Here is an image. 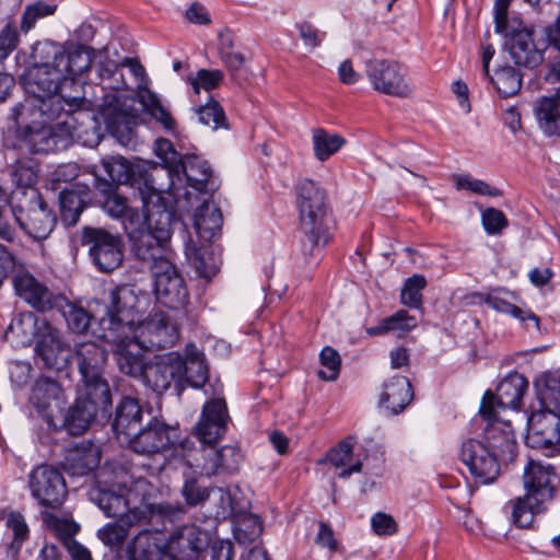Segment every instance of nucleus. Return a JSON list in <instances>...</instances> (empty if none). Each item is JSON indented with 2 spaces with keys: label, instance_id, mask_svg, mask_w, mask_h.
I'll use <instances>...</instances> for the list:
<instances>
[{
  "label": "nucleus",
  "instance_id": "1",
  "mask_svg": "<svg viewBox=\"0 0 560 560\" xmlns=\"http://www.w3.org/2000/svg\"><path fill=\"white\" fill-rule=\"evenodd\" d=\"M61 96H28L14 109L16 129L11 153L20 155L48 153L67 149L74 138L81 139L88 132L80 118L90 120L91 129L95 121L81 108H65Z\"/></svg>",
  "mask_w": 560,
  "mask_h": 560
},
{
  "label": "nucleus",
  "instance_id": "2",
  "mask_svg": "<svg viewBox=\"0 0 560 560\" xmlns=\"http://www.w3.org/2000/svg\"><path fill=\"white\" fill-rule=\"evenodd\" d=\"M149 190L143 201V226L140 223L135 229L126 226V233L132 243V252L141 261H154L158 258L173 256L168 243L175 222V213L163 202L162 192L166 187L158 185L153 176L145 180Z\"/></svg>",
  "mask_w": 560,
  "mask_h": 560
},
{
  "label": "nucleus",
  "instance_id": "3",
  "mask_svg": "<svg viewBox=\"0 0 560 560\" xmlns=\"http://www.w3.org/2000/svg\"><path fill=\"white\" fill-rule=\"evenodd\" d=\"M65 47L52 40H42L32 47V69L24 78V88L28 95L37 97L61 96L57 94L58 80L55 72L61 70V59L65 58ZM62 101L70 108H89L91 101L85 95L62 93Z\"/></svg>",
  "mask_w": 560,
  "mask_h": 560
},
{
  "label": "nucleus",
  "instance_id": "4",
  "mask_svg": "<svg viewBox=\"0 0 560 560\" xmlns=\"http://www.w3.org/2000/svg\"><path fill=\"white\" fill-rule=\"evenodd\" d=\"M295 200L300 228L304 234V246L312 252L329 241V214L326 190L319 183L303 178L295 185Z\"/></svg>",
  "mask_w": 560,
  "mask_h": 560
},
{
  "label": "nucleus",
  "instance_id": "5",
  "mask_svg": "<svg viewBox=\"0 0 560 560\" xmlns=\"http://www.w3.org/2000/svg\"><path fill=\"white\" fill-rule=\"evenodd\" d=\"M147 296L136 285L122 284L109 293L106 316L100 322L103 340H117L121 334H131L142 318V303Z\"/></svg>",
  "mask_w": 560,
  "mask_h": 560
},
{
  "label": "nucleus",
  "instance_id": "6",
  "mask_svg": "<svg viewBox=\"0 0 560 560\" xmlns=\"http://www.w3.org/2000/svg\"><path fill=\"white\" fill-rule=\"evenodd\" d=\"M97 487L91 490L90 497L108 517L122 518L137 510L129 508L128 486L131 476L121 465H106L97 475Z\"/></svg>",
  "mask_w": 560,
  "mask_h": 560
},
{
  "label": "nucleus",
  "instance_id": "7",
  "mask_svg": "<svg viewBox=\"0 0 560 560\" xmlns=\"http://www.w3.org/2000/svg\"><path fill=\"white\" fill-rule=\"evenodd\" d=\"M19 201H11V213L20 228L35 241L46 240L57 218L37 190H25Z\"/></svg>",
  "mask_w": 560,
  "mask_h": 560
},
{
  "label": "nucleus",
  "instance_id": "8",
  "mask_svg": "<svg viewBox=\"0 0 560 560\" xmlns=\"http://www.w3.org/2000/svg\"><path fill=\"white\" fill-rule=\"evenodd\" d=\"M499 34L503 36L504 48L516 65L535 68L542 62L547 40L538 36L533 26L522 20H512Z\"/></svg>",
  "mask_w": 560,
  "mask_h": 560
},
{
  "label": "nucleus",
  "instance_id": "9",
  "mask_svg": "<svg viewBox=\"0 0 560 560\" xmlns=\"http://www.w3.org/2000/svg\"><path fill=\"white\" fill-rule=\"evenodd\" d=\"M143 262L152 272L158 301L172 310L184 308L188 303L189 294L184 279L173 262V256Z\"/></svg>",
  "mask_w": 560,
  "mask_h": 560
},
{
  "label": "nucleus",
  "instance_id": "10",
  "mask_svg": "<svg viewBox=\"0 0 560 560\" xmlns=\"http://www.w3.org/2000/svg\"><path fill=\"white\" fill-rule=\"evenodd\" d=\"M94 392L81 389L80 396L69 408L63 419V428L71 435L83 434L92 420L101 412L108 413L112 407V393L103 385Z\"/></svg>",
  "mask_w": 560,
  "mask_h": 560
},
{
  "label": "nucleus",
  "instance_id": "11",
  "mask_svg": "<svg viewBox=\"0 0 560 560\" xmlns=\"http://www.w3.org/2000/svg\"><path fill=\"white\" fill-rule=\"evenodd\" d=\"M365 75L372 89L378 93L408 97L412 94L406 68L390 59L372 58L365 61Z\"/></svg>",
  "mask_w": 560,
  "mask_h": 560
},
{
  "label": "nucleus",
  "instance_id": "12",
  "mask_svg": "<svg viewBox=\"0 0 560 560\" xmlns=\"http://www.w3.org/2000/svg\"><path fill=\"white\" fill-rule=\"evenodd\" d=\"M525 444L547 457L560 454V412L539 407L527 420Z\"/></svg>",
  "mask_w": 560,
  "mask_h": 560
},
{
  "label": "nucleus",
  "instance_id": "13",
  "mask_svg": "<svg viewBox=\"0 0 560 560\" xmlns=\"http://www.w3.org/2000/svg\"><path fill=\"white\" fill-rule=\"evenodd\" d=\"M149 351L173 347L179 338V327L166 312L155 311L141 318L131 332Z\"/></svg>",
  "mask_w": 560,
  "mask_h": 560
},
{
  "label": "nucleus",
  "instance_id": "14",
  "mask_svg": "<svg viewBox=\"0 0 560 560\" xmlns=\"http://www.w3.org/2000/svg\"><path fill=\"white\" fill-rule=\"evenodd\" d=\"M83 242L90 245L89 254L100 271L112 272L121 265L124 244L119 235L103 229L85 228Z\"/></svg>",
  "mask_w": 560,
  "mask_h": 560
},
{
  "label": "nucleus",
  "instance_id": "15",
  "mask_svg": "<svg viewBox=\"0 0 560 560\" xmlns=\"http://www.w3.org/2000/svg\"><path fill=\"white\" fill-rule=\"evenodd\" d=\"M28 487L32 497L45 508L58 509L67 497L62 474L50 465L35 467L28 475Z\"/></svg>",
  "mask_w": 560,
  "mask_h": 560
},
{
  "label": "nucleus",
  "instance_id": "16",
  "mask_svg": "<svg viewBox=\"0 0 560 560\" xmlns=\"http://www.w3.org/2000/svg\"><path fill=\"white\" fill-rule=\"evenodd\" d=\"M459 458L470 475L480 483H491L500 475L497 453L489 450L483 441L467 439L462 443Z\"/></svg>",
  "mask_w": 560,
  "mask_h": 560
},
{
  "label": "nucleus",
  "instance_id": "17",
  "mask_svg": "<svg viewBox=\"0 0 560 560\" xmlns=\"http://www.w3.org/2000/svg\"><path fill=\"white\" fill-rule=\"evenodd\" d=\"M184 374L183 357L176 351H171L162 355H155L153 360L148 362L141 380L153 392L162 394L172 384H180Z\"/></svg>",
  "mask_w": 560,
  "mask_h": 560
},
{
  "label": "nucleus",
  "instance_id": "18",
  "mask_svg": "<svg viewBox=\"0 0 560 560\" xmlns=\"http://www.w3.org/2000/svg\"><path fill=\"white\" fill-rule=\"evenodd\" d=\"M527 387L528 382L522 374L510 373L499 383L495 394L486 392L480 404V416L482 419H491L495 416V407L516 409Z\"/></svg>",
  "mask_w": 560,
  "mask_h": 560
},
{
  "label": "nucleus",
  "instance_id": "19",
  "mask_svg": "<svg viewBox=\"0 0 560 560\" xmlns=\"http://www.w3.org/2000/svg\"><path fill=\"white\" fill-rule=\"evenodd\" d=\"M163 542L170 560H197L209 546V534L196 525H184Z\"/></svg>",
  "mask_w": 560,
  "mask_h": 560
},
{
  "label": "nucleus",
  "instance_id": "20",
  "mask_svg": "<svg viewBox=\"0 0 560 560\" xmlns=\"http://www.w3.org/2000/svg\"><path fill=\"white\" fill-rule=\"evenodd\" d=\"M176 432V428L153 418L131 434L126 443L138 454L152 455L170 448L175 443Z\"/></svg>",
  "mask_w": 560,
  "mask_h": 560
},
{
  "label": "nucleus",
  "instance_id": "21",
  "mask_svg": "<svg viewBox=\"0 0 560 560\" xmlns=\"http://www.w3.org/2000/svg\"><path fill=\"white\" fill-rule=\"evenodd\" d=\"M74 358L81 375L82 388L94 392L103 385L109 389L107 381L103 376L107 352L93 341L81 342L75 346Z\"/></svg>",
  "mask_w": 560,
  "mask_h": 560
},
{
  "label": "nucleus",
  "instance_id": "22",
  "mask_svg": "<svg viewBox=\"0 0 560 560\" xmlns=\"http://www.w3.org/2000/svg\"><path fill=\"white\" fill-rule=\"evenodd\" d=\"M230 421L225 399H209L202 406L200 418L194 429L195 435L203 445H212L226 433Z\"/></svg>",
  "mask_w": 560,
  "mask_h": 560
},
{
  "label": "nucleus",
  "instance_id": "23",
  "mask_svg": "<svg viewBox=\"0 0 560 560\" xmlns=\"http://www.w3.org/2000/svg\"><path fill=\"white\" fill-rule=\"evenodd\" d=\"M114 345L113 354L121 373L135 378H141L148 362L144 354L149 350L143 348L131 334L124 332L117 340H105Z\"/></svg>",
  "mask_w": 560,
  "mask_h": 560
},
{
  "label": "nucleus",
  "instance_id": "24",
  "mask_svg": "<svg viewBox=\"0 0 560 560\" xmlns=\"http://www.w3.org/2000/svg\"><path fill=\"white\" fill-rule=\"evenodd\" d=\"M92 62V49L80 45L73 49L65 51V58L61 59V70L55 72V80H58L57 94L67 93V89H73V95H82V84L74 80V77L90 69Z\"/></svg>",
  "mask_w": 560,
  "mask_h": 560
},
{
  "label": "nucleus",
  "instance_id": "25",
  "mask_svg": "<svg viewBox=\"0 0 560 560\" xmlns=\"http://www.w3.org/2000/svg\"><path fill=\"white\" fill-rule=\"evenodd\" d=\"M524 487L527 498L550 502L555 495L557 475L551 465L529 459L524 468Z\"/></svg>",
  "mask_w": 560,
  "mask_h": 560
},
{
  "label": "nucleus",
  "instance_id": "26",
  "mask_svg": "<svg viewBox=\"0 0 560 560\" xmlns=\"http://www.w3.org/2000/svg\"><path fill=\"white\" fill-rule=\"evenodd\" d=\"M242 462L243 454L237 446L224 445L217 450L212 444L203 446L201 462L197 459L194 466L199 469L201 475L211 477L220 471L234 472L240 468Z\"/></svg>",
  "mask_w": 560,
  "mask_h": 560
},
{
  "label": "nucleus",
  "instance_id": "27",
  "mask_svg": "<svg viewBox=\"0 0 560 560\" xmlns=\"http://www.w3.org/2000/svg\"><path fill=\"white\" fill-rule=\"evenodd\" d=\"M9 154L13 161L9 175L12 186L15 188L9 192L10 187L4 186L8 198L5 202L0 203L1 215L3 214L2 208L4 205L19 201L25 190H36L33 188L37 179V165L34 160L27 158V155H20L18 152L11 153V150L5 153V159H9ZM1 186L3 187V185Z\"/></svg>",
  "mask_w": 560,
  "mask_h": 560
},
{
  "label": "nucleus",
  "instance_id": "28",
  "mask_svg": "<svg viewBox=\"0 0 560 560\" xmlns=\"http://www.w3.org/2000/svg\"><path fill=\"white\" fill-rule=\"evenodd\" d=\"M488 423L485 428V444L497 453L500 464H509L517 455V444L511 423L500 421L493 416L485 419Z\"/></svg>",
  "mask_w": 560,
  "mask_h": 560
},
{
  "label": "nucleus",
  "instance_id": "29",
  "mask_svg": "<svg viewBox=\"0 0 560 560\" xmlns=\"http://www.w3.org/2000/svg\"><path fill=\"white\" fill-rule=\"evenodd\" d=\"M11 275L15 292L19 296L42 312L52 307L54 294L46 285L25 270L18 260L16 269L11 271Z\"/></svg>",
  "mask_w": 560,
  "mask_h": 560
},
{
  "label": "nucleus",
  "instance_id": "30",
  "mask_svg": "<svg viewBox=\"0 0 560 560\" xmlns=\"http://www.w3.org/2000/svg\"><path fill=\"white\" fill-rule=\"evenodd\" d=\"M35 351L47 368L59 369L69 359L68 346L61 339V332L47 320L42 324L40 335L36 339Z\"/></svg>",
  "mask_w": 560,
  "mask_h": 560
},
{
  "label": "nucleus",
  "instance_id": "31",
  "mask_svg": "<svg viewBox=\"0 0 560 560\" xmlns=\"http://www.w3.org/2000/svg\"><path fill=\"white\" fill-rule=\"evenodd\" d=\"M100 464V450L91 441H82L65 451L61 462L70 476H85Z\"/></svg>",
  "mask_w": 560,
  "mask_h": 560
},
{
  "label": "nucleus",
  "instance_id": "32",
  "mask_svg": "<svg viewBox=\"0 0 560 560\" xmlns=\"http://www.w3.org/2000/svg\"><path fill=\"white\" fill-rule=\"evenodd\" d=\"M186 176L187 184L199 192L213 194L220 187V180L209 163L198 155H187L179 164V173Z\"/></svg>",
  "mask_w": 560,
  "mask_h": 560
},
{
  "label": "nucleus",
  "instance_id": "33",
  "mask_svg": "<svg viewBox=\"0 0 560 560\" xmlns=\"http://www.w3.org/2000/svg\"><path fill=\"white\" fill-rule=\"evenodd\" d=\"M47 319L32 312L20 313L14 316L4 331V339L13 347H27L40 335L42 324Z\"/></svg>",
  "mask_w": 560,
  "mask_h": 560
},
{
  "label": "nucleus",
  "instance_id": "34",
  "mask_svg": "<svg viewBox=\"0 0 560 560\" xmlns=\"http://www.w3.org/2000/svg\"><path fill=\"white\" fill-rule=\"evenodd\" d=\"M95 187L102 194L106 196L103 202V209L112 218L121 219L124 229H135L136 224H139L140 215L137 210L129 207L128 201L125 197L114 191V186L106 179L96 177Z\"/></svg>",
  "mask_w": 560,
  "mask_h": 560
},
{
  "label": "nucleus",
  "instance_id": "35",
  "mask_svg": "<svg viewBox=\"0 0 560 560\" xmlns=\"http://www.w3.org/2000/svg\"><path fill=\"white\" fill-rule=\"evenodd\" d=\"M143 418L142 408L138 400L124 397L116 408L113 429L117 438L126 442L140 427Z\"/></svg>",
  "mask_w": 560,
  "mask_h": 560
},
{
  "label": "nucleus",
  "instance_id": "36",
  "mask_svg": "<svg viewBox=\"0 0 560 560\" xmlns=\"http://www.w3.org/2000/svg\"><path fill=\"white\" fill-rule=\"evenodd\" d=\"M412 397L409 380L405 376H394L384 384L380 406L389 415H398L409 405Z\"/></svg>",
  "mask_w": 560,
  "mask_h": 560
},
{
  "label": "nucleus",
  "instance_id": "37",
  "mask_svg": "<svg viewBox=\"0 0 560 560\" xmlns=\"http://www.w3.org/2000/svg\"><path fill=\"white\" fill-rule=\"evenodd\" d=\"M89 192L86 185H75L60 192L61 220L66 225H74L78 222L89 200Z\"/></svg>",
  "mask_w": 560,
  "mask_h": 560
},
{
  "label": "nucleus",
  "instance_id": "38",
  "mask_svg": "<svg viewBox=\"0 0 560 560\" xmlns=\"http://www.w3.org/2000/svg\"><path fill=\"white\" fill-rule=\"evenodd\" d=\"M129 560H160L165 556L164 542L158 533H139L127 550Z\"/></svg>",
  "mask_w": 560,
  "mask_h": 560
},
{
  "label": "nucleus",
  "instance_id": "39",
  "mask_svg": "<svg viewBox=\"0 0 560 560\" xmlns=\"http://www.w3.org/2000/svg\"><path fill=\"white\" fill-rule=\"evenodd\" d=\"M137 98L142 105L144 112L149 114L166 131L175 132L177 128L176 120L167 107H165L159 96L147 86H139Z\"/></svg>",
  "mask_w": 560,
  "mask_h": 560
},
{
  "label": "nucleus",
  "instance_id": "40",
  "mask_svg": "<svg viewBox=\"0 0 560 560\" xmlns=\"http://www.w3.org/2000/svg\"><path fill=\"white\" fill-rule=\"evenodd\" d=\"M144 517V513L140 510L130 511L127 516L117 518L116 522L106 524L98 529L97 536L102 542L109 547H118L126 539L129 528Z\"/></svg>",
  "mask_w": 560,
  "mask_h": 560
},
{
  "label": "nucleus",
  "instance_id": "41",
  "mask_svg": "<svg viewBox=\"0 0 560 560\" xmlns=\"http://www.w3.org/2000/svg\"><path fill=\"white\" fill-rule=\"evenodd\" d=\"M223 218L221 210L212 203L205 201L194 214V225L201 238L212 241L221 231Z\"/></svg>",
  "mask_w": 560,
  "mask_h": 560
},
{
  "label": "nucleus",
  "instance_id": "42",
  "mask_svg": "<svg viewBox=\"0 0 560 560\" xmlns=\"http://www.w3.org/2000/svg\"><path fill=\"white\" fill-rule=\"evenodd\" d=\"M185 366L184 378L187 383L196 388L202 387L209 377L208 366L205 355L194 343H188L183 358Z\"/></svg>",
  "mask_w": 560,
  "mask_h": 560
},
{
  "label": "nucleus",
  "instance_id": "43",
  "mask_svg": "<svg viewBox=\"0 0 560 560\" xmlns=\"http://www.w3.org/2000/svg\"><path fill=\"white\" fill-rule=\"evenodd\" d=\"M539 407L560 412V372H546L535 383Z\"/></svg>",
  "mask_w": 560,
  "mask_h": 560
},
{
  "label": "nucleus",
  "instance_id": "44",
  "mask_svg": "<svg viewBox=\"0 0 560 560\" xmlns=\"http://www.w3.org/2000/svg\"><path fill=\"white\" fill-rule=\"evenodd\" d=\"M539 127L548 136L560 135V98L558 95L542 97L535 106Z\"/></svg>",
  "mask_w": 560,
  "mask_h": 560
},
{
  "label": "nucleus",
  "instance_id": "45",
  "mask_svg": "<svg viewBox=\"0 0 560 560\" xmlns=\"http://www.w3.org/2000/svg\"><path fill=\"white\" fill-rule=\"evenodd\" d=\"M548 502H540L534 498L520 497L510 502L512 522L520 528H529L536 515L546 511Z\"/></svg>",
  "mask_w": 560,
  "mask_h": 560
},
{
  "label": "nucleus",
  "instance_id": "46",
  "mask_svg": "<svg viewBox=\"0 0 560 560\" xmlns=\"http://www.w3.org/2000/svg\"><path fill=\"white\" fill-rule=\"evenodd\" d=\"M155 155L164 163L161 168L155 167L158 171H165L170 177V184L166 189H171L174 185V176H179V164L183 161L180 154L175 150L173 143L168 139L160 138L154 144Z\"/></svg>",
  "mask_w": 560,
  "mask_h": 560
},
{
  "label": "nucleus",
  "instance_id": "47",
  "mask_svg": "<svg viewBox=\"0 0 560 560\" xmlns=\"http://www.w3.org/2000/svg\"><path fill=\"white\" fill-rule=\"evenodd\" d=\"M137 121L138 116L125 109L115 108L106 116L107 128L122 144H127L131 140Z\"/></svg>",
  "mask_w": 560,
  "mask_h": 560
},
{
  "label": "nucleus",
  "instance_id": "48",
  "mask_svg": "<svg viewBox=\"0 0 560 560\" xmlns=\"http://www.w3.org/2000/svg\"><path fill=\"white\" fill-rule=\"evenodd\" d=\"M7 528L12 530L13 538L7 545L5 555L11 560H16L22 545L28 539L30 529L24 516L19 512H11L5 520Z\"/></svg>",
  "mask_w": 560,
  "mask_h": 560
},
{
  "label": "nucleus",
  "instance_id": "49",
  "mask_svg": "<svg viewBox=\"0 0 560 560\" xmlns=\"http://www.w3.org/2000/svg\"><path fill=\"white\" fill-rule=\"evenodd\" d=\"M312 140L314 155L322 162L328 160L346 144L343 137L337 133H329L322 128L313 131Z\"/></svg>",
  "mask_w": 560,
  "mask_h": 560
},
{
  "label": "nucleus",
  "instance_id": "50",
  "mask_svg": "<svg viewBox=\"0 0 560 560\" xmlns=\"http://www.w3.org/2000/svg\"><path fill=\"white\" fill-rule=\"evenodd\" d=\"M486 304L495 310L497 312L510 314L514 318L521 322H532L535 328L539 329V317L529 310H523L513 304L509 299L501 296L499 293L489 294L486 300Z\"/></svg>",
  "mask_w": 560,
  "mask_h": 560
},
{
  "label": "nucleus",
  "instance_id": "51",
  "mask_svg": "<svg viewBox=\"0 0 560 560\" xmlns=\"http://www.w3.org/2000/svg\"><path fill=\"white\" fill-rule=\"evenodd\" d=\"M498 93L503 97L515 95L522 86L521 72L510 66L498 69L493 77H488Z\"/></svg>",
  "mask_w": 560,
  "mask_h": 560
},
{
  "label": "nucleus",
  "instance_id": "52",
  "mask_svg": "<svg viewBox=\"0 0 560 560\" xmlns=\"http://www.w3.org/2000/svg\"><path fill=\"white\" fill-rule=\"evenodd\" d=\"M206 503L209 505V513L215 520H226L237 513L230 491L223 488H211L209 499Z\"/></svg>",
  "mask_w": 560,
  "mask_h": 560
},
{
  "label": "nucleus",
  "instance_id": "53",
  "mask_svg": "<svg viewBox=\"0 0 560 560\" xmlns=\"http://www.w3.org/2000/svg\"><path fill=\"white\" fill-rule=\"evenodd\" d=\"M103 171L108 175L113 186L115 184H129L133 178V167L130 162L118 155L102 160Z\"/></svg>",
  "mask_w": 560,
  "mask_h": 560
},
{
  "label": "nucleus",
  "instance_id": "54",
  "mask_svg": "<svg viewBox=\"0 0 560 560\" xmlns=\"http://www.w3.org/2000/svg\"><path fill=\"white\" fill-rule=\"evenodd\" d=\"M60 387L51 378L38 380L32 390L31 402L39 411L44 412L50 406V402L57 399Z\"/></svg>",
  "mask_w": 560,
  "mask_h": 560
},
{
  "label": "nucleus",
  "instance_id": "55",
  "mask_svg": "<svg viewBox=\"0 0 560 560\" xmlns=\"http://www.w3.org/2000/svg\"><path fill=\"white\" fill-rule=\"evenodd\" d=\"M56 9V4H50L45 1H36L32 4H27L21 16L20 31L23 34H27L35 27L39 20L52 15Z\"/></svg>",
  "mask_w": 560,
  "mask_h": 560
},
{
  "label": "nucleus",
  "instance_id": "56",
  "mask_svg": "<svg viewBox=\"0 0 560 560\" xmlns=\"http://www.w3.org/2000/svg\"><path fill=\"white\" fill-rule=\"evenodd\" d=\"M62 316L68 328L79 335L86 332L92 320V315L85 308L69 302L62 307Z\"/></svg>",
  "mask_w": 560,
  "mask_h": 560
},
{
  "label": "nucleus",
  "instance_id": "57",
  "mask_svg": "<svg viewBox=\"0 0 560 560\" xmlns=\"http://www.w3.org/2000/svg\"><path fill=\"white\" fill-rule=\"evenodd\" d=\"M425 285L427 280L422 275H413L408 278L401 289V303L408 307L419 308L422 304L421 291Z\"/></svg>",
  "mask_w": 560,
  "mask_h": 560
},
{
  "label": "nucleus",
  "instance_id": "58",
  "mask_svg": "<svg viewBox=\"0 0 560 560\" xmlns=\"http://www.w3.org/2000/svg\"><path fill=\"white\" fill-rule=\"evenodd\" d=\"M44 521L66 548L70 546V542L77 541L73 539L79 532V526L75 523L58 518L52 514H45Z\"/></svg>",
  "mask_w": 560,
  "mask_h": 560
},
{
  "label": "nucleus",
  "instance_id": "59",
  "mask_svg": "<svg viewBox=\"0 0 560 560\" xmlns=\"http://www.w3.org/2000/svg\"><path fill=\"white\" fill-rule=\"evenodd\" d=\"M198 120L200 124L215 130L225 126V115L217 101L211 100L206 105H202L197 110Z\"/></svg>",
  "mask_w": 560,
  "mask_h": 560
},
{
  "label": "nucleus",
  "instance_id": "60",
  "mask_svg": "<svg viewBox=\"0 0 560 560\" xmlns=\"http://www.w3.org/2000/svg\"><path fill=\"white\" fill-rule=\"evenodd\" d=\"M319 360L322 365L326 368L327 371L319 370L317 372L318 377L324 381L337 380L341 365L339 353L331 347H324L320 351Z\"/></svg>",
  "mask_w": 560,
  "mask_h": 560
},
{
  "label": "nucleus",
  "instance_id": "61",
  "mask_svg": "<svg viewBox=\"0 0 560 560\" xmlns=\"http://www.w3.org/2000/svg\"><path fill=\"white\" fill-rule=\"evenodd\" d=\"M262 525L257 515L247 514L242 517L234 529L235 538L241 542L252 541L260 536Z\"/></svg>",
  "mask_w": 560,
  "mask_h": 560
},
{
  "label": "nucleus",
  "instance_id": "62",
  "mask_svg": "<svg viewBox=\"0 0 560 560\" xmlns=\"http://www.w3.org/2000/svg\"><path fill=\"white\" fill-rule=\"evenodd\" d=\"M454 179L456 189L458 190L467 189L477 195L491 197H499L502 195L500 189L491 187L489 184L481 179L471 178L467 175H455Z\"/></svg>",
  "mask_w": 560,
  "mask_h": 560
},
{
  "label": "nucleus",
  "instance_id": "63",
  "mask_svg": "<svg viewBox=\"0 0 560 560\" xmlns=\"http://www.w3.org/2000/svg\"><path fill=\"white\" fill-rule=\"evenodd\" d=\"M211 488L205 487L196 479H188L182 488V494L189 506L205 504L210 495Z\"/></svg>",
  "mask_w": 560,
  "mask_h": 560
},
{
  "label": "nucleus",
  "instance_id": "64",
  "mask_svg": "<svg viewBox=\"0 0 560 560\" xmlns=\"http://www.w3.org/2000/svg\"><path fill=\"white\" fill-rule=\"evenodd\" d=\"M353 454L352 439L348 438L332 447L322 462H328L336 468L345 467L351 463Z\"/></svg>",
  "mask_w": 560,
  "mask_h": 560
}]
</instances>
